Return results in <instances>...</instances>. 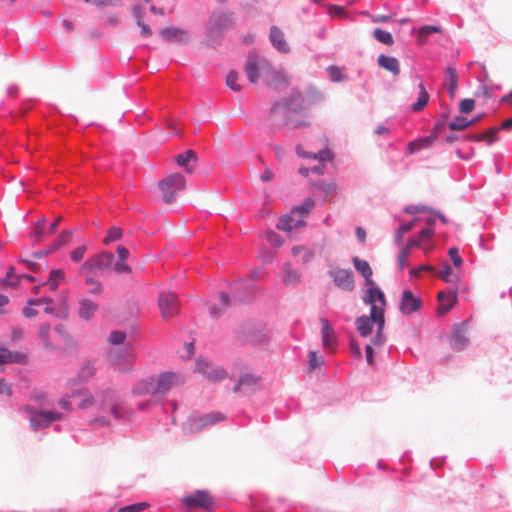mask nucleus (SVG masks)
<instances>
[{"mask_svg":"<svg viewBox=\"0 0 512 512\" xmlns=\"http://www.w3.org/2000/svg\"><path fill=\"white\" fill-rule=\"evenodd\" d=\"M309 184L312 187L320 190L324 194L325 197L337 193V186L334 182H327L323 179H317V180L310 179Z\"/></svg>","mask_w":512,"mask_h":512,"instance_id":"obj_27","label":"nucleus"},{"mask_svg":"<svg viewBox=\"0 0 512 512\" xmlns=\"http://www.w3.org/2000/svg\"><path fill=\"white\" fill-rule=\"evenodd\" d=\"M94 269H97V263L94 261L93 257L84 261L79 269L80 274H89Z\"/></svg>","mask_w":512,"mask_h":512,"instance_id":"obj_59","label":"nucleus"},{"mask_svg":"<svg viewBox=\"0 0 512 512\" xmlns=\"http://www.w3.org/2000/svg\"><path fill=\"white\" fill-rule=\"evenodd\" d=\"M328 77L331 82L338 83L345 79V75L342 73L340 67L335 65H330L326 69Z\"/></svg>","mask_w":512,"mask_h":512,"instance_id":"obj_44","label":"nucleus"},{"mask_svg":"<svg viewBox=\"0 0 512 512\" xmlns=\"http://www.w3.org/2000/svg\"><path fill=\"white\" fill-rule=\"evenodd\" d=\"M410 251L409 247H404L401 249L398 255V266L400 270H403L407 264V259L409 257Z\"/></svg>","mask_w":512,"mask_h":512,"instance_id":"obj_62","label":"nucleus"},{"mask_svg":"<svg viewBox=\"0 0 512 512\" xmlns=\"http://www.w3.org/2000/svg\"><path fill=\"white\" fill-rule=\"evenodd\" d=\"M233 25L234 19L231 12H213L206 32L207 40L210 45L213 47L219 45L221 43L223 33Z\"/></svg>","mask_w":512,"mask_h":512,"instance_id":"obj_3","label":"nucleus"},{"mask_svg":"<svg viewBox=\"0 0 512 512\" xmlns=\"http://www.w3.org/2000/svg\"><path fill=\"white\" fill-rule=\"evenodd\" d=\"M84 282L86 285H91L92 288L88 291L91 295H98L103 291L102 283L94 277H86Z\"/></svg>","mask_w":512,"mask_h":512,"instance_id":"obj_49","label":"nucleus"},{"mask_svg":"<svg viewBox=\"0 0 512 512\" xmlns=\"http://www.w3.org/2000/svg\"><path fill=\"white\" fill-rule=\"evenodd\" d=\"M475 107V100L472 98L462 99L459 103V110L463 114L471 112Z\"/></svg>","mask_w":512,"mask_h":512,"instance_id":"obj_56","label":"nucleus"},{"mask_svg":"<svg viewBox=\"0 0 512 512\" xmlns=\"http://www.w3.org/2000/svg\"><path fill=\"white\" fill-rule=\"evenodd\" d=\"M448 127L452 131H461L469 127L468 119L464 116H456L451 122L448 123Z\"/></svg>","mask_w":512,"mask_h":512,"instance_id":"obj_43","label":"nucleus"},{"mask_svg":"<svg viewBox=\"0 0 512 512\" xmlns=\"http://www.w3.org/2000/svg\"><path fill=\"white\" fill-rule=\"evenodd\" d=\"M25 411L30 415V426L34 431L48 428L53 422L63 419V414L57 411L37 409L26 405Z\"/></svg>","mask_w":512,"mask_h":512,"instance_id":"obj_4","label":"nucleus"},{"mask_svg":"<svg viewBox=\"0 0 512 512\" xmlns=\"http://www.w3.org/2000/svg\"><path fill=\"white\" fill-rule=\"evenodd\" d=\"M165 203H172L178 191L185 187V177L181 173H174L162 179L158 184Z\"/></svg>","mask_w":512,"mask_h":512,"instance_id":"obj_5","label":"nucleus"},{"mask_svg":"<svg viewBox=\"0 0 512 512\" xmlns=\"http://www.w3.org/2000/svg\"><path fill=\"white\" fill-rule=\"evenodd\" d=\"M40 301H45L47 303H50L51 299H49V298H41V299H38V300L29 299L28 300V306H25L23 308V310H22L23 315L26 318H33L34 316H36L38 314V311L36 309L32 308L31 306L38 305V303Z\"/></svg>","mask_w":512,"mask_h":512,"instance_id":"obj_42","label":"nucleus"},{"mask_svg":"<svg viewBox=\"0 0 512 512\" xmlns=\"http://www.w3.org/2000/svg\"><path fill=\"white\" fill-rule=\"evenodd\" d=\"M385 319V315H383V310L373 308L370 309V315H362L356 318L355 326L360 336L368 337L371 335L373 331V324H376L378 327L379 323H381Z\"/></svg>","mask_w":512,"mask_h":512,"instance_id":"obj_9","label":"nucleus"},{"mask_svg":"<svg viewBox=\"0 0 512 512\" xmlns=\"http://www.w3.org/2000/svg\"><path fill=\"white\" fill-rule=\"evenodd\" d=\"M305 109L306 105L303 95L298 89L293 88L287 97L273 104L269 112V117L275 123L276 118L281 116L282 120L279 125H287V114L289 112L300 114Z\"/></svg>","mask_w":512,"mask_h":512,"instance_id":"obj_1","label":"nucleus"},{"mask_svg":"<svg viewBox=\"0 0 512 512\" xmlns=\"http://www.w3.org/2000/svg\"><path fill=\"white\" fill-rule=\"evenodd\" d=\"M87 250V247L86 245H81V246H78L76 248H74L71 252H70V258L73 262L75 263H78L80 262L83 257H84V254Z\"/></svg>","mask_w":512,"mask_h":512,"instance_id":"obj_54","label":"nucleus"},{"mask_svg":"<svg viewBox=\"0 0 512 512\" xmlns=\"http://www.w3.org/2000/svg\"><path fill=\"white\" fill-rule=\"evenodd\" d=\"M426 227L422 228L419 233L418 237L425 243L428 244V249H432L433 245L431 243V236L434 234L435 228V219L434 217H428L426 220Z\"/></svg>","mask_w":512,"mask_h":512,"instance_id":"obj_28","label":"nucleus"},{"mask_svg":"<svg viewBox=\"0 0 512 512\" xmlns=\"http://www.w3.org/2000/svg\"><path fill=\"white\" fill-rule=\"evenodd\" d=\"M437 299L439 301L438 313L440 315L448 313L457 302V287H451L447 291H439Z\"/></svg>","mask_w":512,"mask_h":512,"instance_id":"obj_17","label":"nucleus"},{"mask_svg":"<svg viewBox=\"0 0 512 512\" xmlns=\"http://www.w3.org/2000/svg\"><path fill=\"white\" fill-rule=\"evenodd\" d=\"M2 283L12 287H15L19 284V277L18 274L15 273L14 266L8 267L5 277L2 279Z\"/></svg>","mask_w":512,"mask_h":512,"instance_id":"obj_45","label":"nucleus"},{"mask_svg":"<svg viewBox=\"0 0 512 512\" xmlns=\"http://www.w3.org/2000/svg\"><path fill=\"white\" fill-rule=\"evenodd\" d=\"M283 282L286 286L297 285L300 282V273L291 267L290 263L284 265Z\"/></svg>","mask_w":512,"mask_h":512,"instance_id":"obj_34","label":"nucleus"},{"mask_svg":"<svg viewBox=\"0 0 512 512\" xmlns=\"http://www.w3.org/2000/svg\"><path fill=\"white\" fill-rule=\"evenodd\" d=\"M313 159H317L319 163L331 161L333 159V152L328 148H324L318 153L313 154Z\"/></svg>","mask_w":512,"mask_h":512,"instance_id":"obj_55","label":"nucleus"},{"mask_svg":"<svg viewBox=\"0 0 512 512\" xmlns=\"http://www.w3.org/2000/svg\"><path fill=\"white\" fill-rule=\"evenodd\" d=\"M308 364L310 370H315L323 364L322 356H319L316 351H310L308 354Z\"/></svg>","mask_w":512,"mask_h":512,"instance_id":"obj_52","label":"nucleus"},{"mask_svg":"<svg viewBox=\"0 0 512 512\" xmlns=\"http://www.w3.org/2000/svg\"><path fill=\"white\" fill-rule=\"evenodd\" d=\"M365 286L367 287V290L362 298L363 302L367 305H370V309L375 307L377 309L383 310V315H385V306L387 302L384 292L375 283V281L366 283Z\"/></svg>","mask_w":512,"mask_h":512,"instance_id":"obj_10","label":"nucleus"},{"mask_svg":"<svg viewBox=\"0 0 512 512\" xmlns=\"http://www.w3.org/2000/svg\"><path fill=\"white\" fill-rule=\"evenodd\" d=\"M148 507L146 502H138L123 506L119 509V512H140Z\"/></svg>","mask_w":512,"mask_h":512,"instance_id":"obj_53","label":"nucleus"},{"mask_svg":"<svg viewBox=\"0 0 512 512\" xmlns=\"http://www.w3.org/2000/svg\"><path fill=\"white\" fill-rule=\"evenodd\" d=\"M434 268L430 265H419L417 267H414L410 269V276L413 278H419L423 272H433Z\"/></svg>","mask_w":512,"mask_h":512,"instance_id":"obj_58","label":"nucleus"},{"mask_svg":"<svg viewBox=\"0 0 512 512\" xmlns=\"http://www.w3.org/2000/svg\"><path fill=\"white\" fill-rule=\"evenodd\" d=\"M126 339V334L120 330H113L109 335V341L113 345H120Z\"/></svg>","mask_w":512,"mask_h":512,"instance_id":"obj_57","label":"nucleus"},{"mask_svg":"<svg viewBox=\"0 0 512 512\" xmlns=\"http://www.w3.org/2000/svg\"><path fill=\"white\" fill-rule=\"evenodd\" d=\"M72 238V231L65 230L61 232L58 237L54 240L56 243L59 244V247L61 248L63 245H65L70 239Z\"/></svg>","mask_w":512,"mask_h":512,"instance_id":"obj_64","label":"nucleus"},{"mask_svg":"<svg viewBox=\"0 0 512 512\" xmlns=\"http://www.w3.org/2000/svg\"><path fill=\"white\" fill-rule=\"evenodd\" d=\"M377 62L380 67L391 72L393 75H398L400 73L399 61L393 56L381 54L378 56Z\"/></svg>","mask_w":512,"mask_h":512,"instance_id":"obj_26","label":"nucleus"},{"mask_svg":"<svg viewBox=\"0 0 512 512\" xmlns=\"http://www.w3.org/2000/svg\"><path fill=\"white\" fill-rule=\"evenodd\" d=\"M174 377L175 373L173 372H162L157 378L150 377L140 381L138 385L133 388L132 392L134 395L165 394L170 390Z\"/></svg>","mask_w":512,"mask_h":512,"instance_id":"obj_2","label":"nucleus"},{"mask_svg":"<svg viewBox=\"0 0 512 512\" xmlns=\"http://www.w3.org/2000/svg\"><path fill=\"white\" fill-rule=\"evenodd\" d=\"M446 73L449 82L448 93L453 97L458 86V74L456 69L452 66L446 68Z\"/></svg>","mask_w":512,"mask_h":512,"instance_id":"obj_37","label":"nucleus"},{"mask_svg":"<svg viewBox=\"0 0 512 512\" xmlns=\"http://www.w3.org/2000/svg\"><path fill=\"white\" fill-rule=\"evenodd\" d=\"M260 63L258 61V56L255 52H249L244 71L247 76V79L250 83H257L259 79V71H260Z\"/></svg>","mask_w":512,"mask_h":512,"instance_id":"obj_20","label":"nucleus"},{"mask_svg":"<svg viewBox=\"0 0 512 512\" xmlns=\"http://www.w3.org/2000/svg\"><path fill=\"white\" fill-rule=\"evenodd\" d=\"M258 381V378L250 373H246L244 375H241L239 378L238 383L234 386L233 390L236 392L240 389L241 386L248 385L252 386L255 385Z\"/></svg>","mask_w":512,"mask_h":512,"instance_id":"obj_47","label":"nucleus"},{"mask_svg":"<svg viewBox=\"0 0 512 512\" xmlns=\"http://www.w3.org/2000/svg\"><path fill=\"white\" fill-rule=\"evenodd\" d=\"M500 127H493L490 128L485 134H486V143L488 145L493 144L495 141L498 140V132L500 131Z\"/></svg>","mask_w":512,"mask_h":512,"instance_id":"obj_63","label":"nucleus"},{"mask_svg":"<svg viewBox=\"0 0 512 512\" xmlns=\"http://www.w3.org/2000/svg\"><path fill=\"white\" fill-rule=\"evenodd\" d=\"M158 306L163 318H168L178 312V297L174 292H162L158 298Z\"/></svg>","mask_w":512,"mask_h":512,"instance_id":"obj_14","label":"nucleus"},{"mask_svg":"<svg viewBox=\"0 0 512 512\" xmlns=\"http://www.w3.org/2000/svg\"><path fill=\"white\" fill-rule=\"evenodd\" d=\"M373 37L380 43L391 46L394 44V38L392 34L388 31H385L381 28H375L373 30Z\"/></svg>","mask_w":512,"mask_h":512,"instance_id":"obj_39","label":"nucleus"},{"mask_svg":"<svg viewBox=\"0 0 512 512\" xmlns=\"http://www.w3.org/2000/svg\"><path fill=\"white\" fill-rule=\"evenodd\" d=\"M419 95L417 100L411 105V109L414 112L422 111L428 104L430 96L425 88V85L420 82L418 85Z\"/></svg>","mask_w":512,"mask_h":512,"instance_id":"obj_29","label":"nucleus"},{"mask_svg":"<svg viewBox=\"0 0 512 512\" xmlns=\"http://www.w3.org/2000/svg\"><path fill=\"white\" fill-rule=\"evenodd\" d=\"M94 374L95 368L92 363L88 362L79 369L77 377L79 382H87L90 378L94 376Z\"/></svg>","mask_w":512,"mask_h":512,"instance_id":"obj_41","label":"nucleus"},{"mask_svg":"<svg viewBox=\"0 0 512 512\" xmlns=\"http://www.w3.org/2000/svg\"><path fill=\"white\" fill-rule=\"evenodd\" d=\"M78 304V315L85 321H89L99 309V305L88 298L79 299Z\"/></svg>","mask_w":512,"mask_h":512,"instance_id":"obj_23","label":"nucleus"},{"mask_svg":"<svg viewBox=\"0 0 512 512\" xmlns=\"http://www.w3.org/2000/svg\"><path fill=\"white\" fill-rule=\"evenodd\" d=\"M122 234H123V231L120 227L112 226L107 231V235L104 239V243L109 244L111 242L119 240V239H121Z\"/></svg>","mask_w":512,"mask_h":512,"instance_id":"obj_48","label":"nucleus"},{"mask_svg":"<svg viewBox=\"0 0 512 512\" xmlns=\"http://www.w3.org/2000/svg\"><path fill=\"white\" fill-rule=\"evenodd\" d=\"M110 413L116 420H123L128 416L127 405L124 400L110 406Z\"/></svg>","mask_w":512,"mask_h":512,"instance_id":"obj_38","label":"nucleus"},{"mask_svg":"<svg viewBox=\"0 0 512 512\" xmlns=\"http://www.w3.org/2000/svg\"><path fill=\"white\" fill-rule=\"evenodd\" d=\"M269 41L274 49L281 54L290 52V46L285 39L283 31L275 25H272L269 30Z\"/></svg>","mask_w":512,"mask_h":512,"instance_id":"obj_19","label":"nucleus"},{"mask_svg":"<svg viewBox=\"0 0 512 512\" xmlns=\"http://www.w3.org/2000/svg\"><path fill=\"white\" fill-rule=\"evenodd\" d=\"M314 206L315 201L312 198L307 197L301 204L294 206L291 210L292 213L300 214V219H304V217L309 214Z\"/></svg>","mask_w":512,"mask_h":512,"instance_id":"obj_36","label":"nucleus"},{"mask_svg":"<svg viewBox=\"0 0 512 512\" xmlns=\"http://www.w3.org/2000/svg\"><path fill=\"white\" fill-rule=\"evenodd\" d=\"M384 326H385V319L381 323H379L378 327L376 328V333L371 340L372 345L380 346L385 342V337L383 334Z\"/></svg>","mask_w":512,"mask_h":512,"instance_id":"obj_50","label":"nucleus"},{"mask_svg":"<svg viewBox=\"0 0 512 512\" xmlns=\"http://www.w3.org/2000/svg\"><path fill=\"white\" fill-rule=\"evenodd\" d=\"M292 211L289 214H285L279 217L276 224V228L281 231L289 232L295 229H299L306 225L304 219H295Z\"/></svg>","mask_w":512,"mask_h":512,"instance_id":"obj_21","label":"nucleus"},{"mask_svg":"<svg viewBox=\"0 0 512 512\" xmlns=\"http://www.w3.org/2000/svg\"><path fill=\"white\" fill-rule=\"evenodd\" d=\"M49 333H50V324L49 323L41 324L39 327L38 336L44 342L45 346H48Z\"/></svg>","mask_w":512,"mask_h":512,"instance_id":"obj_61","label":"nucleus"},{"mask_svg":"<svg viewBox=\"0 0 512 512\" xmlns=\"http://www.w3.org/2000/svg\"><path fill=\"white\" fill-rule=\"evenodd\" d=\"M422 305V299L415 295L412 290L406 289L402 292L399 310L403 315H411L418 312L421 310Z\"/></svg>","mask_w":512,"mask_h":512,"instance_id":"obj_13","label":"nucleus"},{"mask_svg":"<svg viewBox=\"0 0 512 512\" xmlns=\"http://www.w3.org/2000/svg\"><path fill=\"white\" fill-rule=\"evenodd\" d=\"M327 274L338 289L346 292H352L355 289L354 274L351 269L332 265Z\"/></svg>","mask_w":512,"mask_h":512,"instance_id":"obj_6","label":"nucleus"},{"mask_svg":"<svg viewBox=\"0 0 512 512\" xmlns=\"http://www.w3.org/2000/svg\"><path fill=\"white\" fill-rule=\"evenodd\" d=\"M226 416L218 411H213L205 414H192L187 421V428L190 432H199L205 427L215 425L224 421Z\"/></svg>","mask_w":512,"mask_h":512,"instance_id":"obj_7","label":"nucleus"},{"mask_svg":"<svg viewBox=\"0 0 512 512\" xmlns=\"http://www.w3.org/2000/svg\"><path fill=\"white\" fill-rule=\"evenodd\" d=\"M196 370L213 381L224 379L227 376V372L222 367L212 366L210 362L204 359L196 361Z\"/></svg>","mask_w":512,"mask_h":512,"instance_id":"obj_15","label":"nucleus"},{"mask_svg":"<svg viewBox=\"0 0 512 512\" xmlns=\"http://www.w3.org/2000/svg\"><path fill=\"white\" fill-rule=\"evenodd\" d=\"M46 229H47L46 218L42 217L39 220H37L34 228L30 232V238L34 244L42 241V239L45 237Z\"/></svg>","mask_w":512,"mask_h":512,"instance_id":"obj_31","label":"nucleus"},{"mask_svg":"<svg viewBox=\"0 0 512 512\" xmlns=\"http://www.w3.org/2000/svg\"><path fill=\"white\" fill-rule=\"evenodd\" d=\"M352 263L356 271L364 278V284L374 281L372 279L373 271L370 264L357 256L352 258Z\"/></svg>","mask_w":512,"mask_h":512,"instance_id":"obj_24","label":"nucleus"},{"mask_svg":"<svg viewBox=\"0 0 512 512\" xmlns=\"http://www.w3.org/2000/svg\"><path fill=\"white\" fill-rule=\"evenodd\" d=\"M218 297H219L220 307H218L216 304H210L208 307L209 314L212 318L220 317L223 314L224 310L230 304V297H229L228 292L220 291L218 293Z\"/></svg>","mask_w":512,"mask_h":512,"instance_id":"obj_25","label":"nucleus"},{"mask_svg":"<svg viewBox=\"0 0 512 512\" xmlns=\"http://www.w3.org/2000/svg\"><path fill=\"white\" fill-rule=\"evenodd\" d=\"M160 36L169 43L187 44L189 34L186 30L178 27H165L160 30Z\"/></svg>","mask_w":512,"mask_h":512,"instance_id":"obj_18","label":"nucleus"},{"mask_svg":"<svg viewBox=\"0 0 512 512\" xmlns=\"http://www.w3.org/2000/svg\"><path fill=\"white\" fill-rule=\"evenodd\" d=\"M122 400L114 388L108 387L101 391V405L112 406L115 403H120Z\"/></svg>","mask_w":512,"mask_h":512,"instance_id":"obj_33","label":"nucleus"},{"mask_svg":"<svg viewBox=\"0 0 512 512\" xmlns=\"http://www.w3.org/2000/svg\"><path fill=\"white\" fill-rule=\"evenodd\" d=\"M441 31L442 28L439 25H422L417 31L418 42L424 44L427 42L430 35L441 33Z\"/></svg>","mask_w":512,"mask_h":512,"instance_id":"obj_32","label":"nucleus"},{"mask_svg":"<svg viewBox=\"0 0 512 512\" xmlns=\"http://www.w3.org/2000/svg\"><path fill=\"white\" fill-rule=\"evenodd\" d=\"M255 277L256 272L253 271L250 279L240 278L231 283L230 289L235 300L245 302L249 301L254 296L256 291V285L254 283Z\"/></svg>","mask_w":512,"mask_h":512,"instance_id":"obj_8","label":"nucleus"},{"mask_svg":"<svg viewBox=\"0 0 512 512\" xmlns=\"http://www.w3.org/2000/svg\"><path fill=\"white\" fill-rule=\"evenodd\" d=\"M97 263V270L104 271L110 268L114 262V254L112 252H101L93 256Z\"/></svg>","mask_w":512,"mask_h":512,"instance_id":"obj_30","label":"nucleus"},{"mask_svg":"<svg viewBox=\"0 0 512 512\" xmlns=\"http://www.w3.org/2000/svg\"><path fill=\"white\" fill-rule=\"evenodd\" d=\"M238 74L234 70L230 71L226 76V85L233 91H240L241 86L238 84Z\"/></svg>","mask_w":512,"mask_h":512,"instance_id":"obj_51","label":"nucleus"},{"mask_svg":"<svg viewBox=\"0 0 512 512\" xmlns=\"http://www.w3.org/2000/svg\"><path fill=\"white\" fill-rule=\"evenodd\" d=\"M181 501L184 506L189 508H201L210 511L213 507L212 498L206 490H195L193 493L185 495Z\"/></svg>","mask_w":512,"mask_h":512,"instance_id":"obj_11","label":"nucleus"},{"mask_svg":"<svg viewBox=\"0 0 512 512\" xmlns=\"http://www.w3.org/2000/svg\"><path fill=\"white\" fill-rule=\"evenodd\" d=\"M197 160V154L194 150H187L186 152L184 153H180L177 157H176V162L177 164L180 166V167H183L187 170H189L187 168L189 162L191 161H196Z\"/></svg>","mask_w":512,"mask_h":512,"instance_id":"obj_40","label":"nucleus"},{"mask_svg":"<svg viewBox=\"0 0 512 512\" xmlns=\"http://www.w3.org/2000/svg\"><path fill=\"white\" fill-rule=\"evenodd\" d=\"M440 277L446 283H453L455 281H459V276L453 273L452 268L449 266L447 262L443 264V269L440 272Z\"/></svg>","mask_w":512,"mask_h":512,"instance_id":"obj_46","label":"nucleus"},{"mask_svg":"<svg viewBox=\"0 0 512 512\" xmlns=\"http://www.w3.org/2000/svg\"><path fill=\"white\" fill-rule=\"evenodd\" d=\"M448 255L455 267H460L463 263L462 257L459 255L457 247H451L448 250Z\"/></svg>","mask_w":512,"mask_h":512,"instance_id":"obj_60","label":"nucleus"},{"mask_svg":"<svg viewBox=\"0 0 512 512\" xmlns=\"http://www.w3.org/2000/svg\"><path fill=\"white\" fill-rule=\"evenodd\" d=\"M468 323L462 321L455 323L451 329L449 338L450 346L454 351H462L469 345V338L467 337Z\"/></svg>","mask_w":512,"mask_h":512,"instance_id":"obj_12","label":"nucleus"},{"mask_svg":"<svg viewBox=\"0 0 512 512\" xmlns=\"http://www.w3.org/2000/svg\"><path fill=\"white\" fill-rule=\"evenodd\" d=\"M436 139V135L430 133L429 135L410 141L406 147L407 155H413L422 149L429 148Z\"/></svg>","mask_w":512,"mask_h":512,"instance_id":"obj_22","label":"nucleus"},{"mask_svg":"<svg viewBox=\"0 0 512 512\" xmlns=\"http://www.w3.org/2000/svg\"><path fill=\"white\" fill-rule=\"evenodd\" d=\"M319 320L321 323V337L323 347L333 351L336 349L338 344L335 330L327 318L321 317Z\"/></svg>","mask_w":512,"mask_h":512,"instance_id":"obj_16","label":"nucleus"},{"mask_svg":"<svg viewBox=\"0 0 512 512\" xmlns=\"http://www.w3.org/2000/svg\"><path fill=\"white\" fill-rule=\"evenodd\" d=\"M64 277L65 272L62 269H52L49 273L48 280L46 281L45 284L49 286L50 290L55 291L59 286V282L63 280Z\"/></svg>","mask_w":512,"mask_h":512,"instance_id":"obj_35","label":"nucleus"}]
</instances>
